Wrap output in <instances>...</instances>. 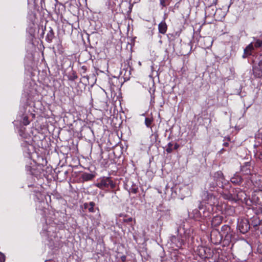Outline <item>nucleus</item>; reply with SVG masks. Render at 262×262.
<instances>
[{
    "label": "nucleus",
    "instance_id": "nucleus-1",
    "mask_svg": "<svg viewBox=\"0 0 262 262\" xmlns=\"http://www.w3.org/2000/svg\"><path fill=\"white\" fill-rule=\"evenodd\" d=\"M202 200L203 202L213 206L218 203L217 199L212 193L208 192V190H205L202 192Z\"/></svg>",
    "mask_w": 262,
    "mask_h": 262
},
{
    "label": "nucleus",
    "instance_id": "nucleus-2",
    "mask_svg": "<svg viewBox=\"0 0 262 262\" xmlns=\"http://www.w3.org/2000/svg\"><path fill=\"white\" fill-rule=\"evenodd\" d=\"M237 227L241 233L245 234L249 230L250 225L248 220L243 219L238 221Z\"/></svg>",
    "mask_w": 262,
    "mask_h": 262
},
{
    "label": "nucleus",
    "instance_id": "nucleus-3",
    "mask_svg": "<svg viewBox=\"0 0 262 262\" xmlns=\"http://www.w3.org/2000/svg\"><path fill=\"white\" fill-rule=\"evenodd\" d=\"M223 240V235L219 230H212L210 233V241L214 245H219L221 244Z\"/></svg>",
    "mask_w": 262,
    "mask_h": 262
},
{
    "label": "nucleus",
    "instance_id": "nucleus-4",
    "mask_svg": "<svg viewBox=\"0 0 262 262\" xmlns=\"http://www.w3.org/2000/svg\"><path fill=\"white\" fill-rule=\"evenodd\" d=\"M97 186L100 188H107L113 189L115 187V184L110 177H104L97 183Z\"/></svg>",
    "mask_w": 262,
    "mask_h": 262
},
{
    "label": "nucleus",
    "instance_id": "nucleus-5",
    "mask_svg": "<svg viewBox=\"0 0 262 262\" xmlns=\"http://www.w3.org/2000/svg\"><path fill=\"white\" fill-rule=\"evenodd\" d=\"M210 179L217 183L219 187L223 188L225 178L221 171H218L214 173L212 176L210 177Z\"/></svg>",
    "mask_w": 262,
    "mask_h": 262
},
{
    "label": "nucleus",
    "instance_id": "nucleus-6",
    "mask_svg": "<svg viewBox=\"0 0 262 262\" xmlns=\"http://www.w3.org/2000/svg\"><path fill=\"white\" fill-rule=\"evenodd\" d=\"M252 166L250 162H246L241 166V172L243 175L250 176L251 177L252 173Z\"/></svg>",
    "mask_w": 262,
    "mask_h": 262
},
{
    "label": "nucleus",
    "instance_id": "nucleus-7",
    "mask_svg": "<svg viewBox=\"0 0 262 262\" xmlns=\"http://www.w3.org/2000/svg\"><path fill=\"white\" fill-rule=\"evenodd\" d=\"M199 208L200 210L202 211L201 219H207L211 216V215L212 214V212L213 211L212 206H210V208L209 207L207 208V207H203L200 205L199 206Z\"/></svg>",
    "mask_w": 262,
    "mask_h": 262
},
{
    "label": "nucleus",
    "instance_id": "nucleus-8",
    "mask_svg": "<svg viewBox=\"0 0 262 262\" xmlns=\"http://www.w3.org/2000/svg\"><path fill=\"white\" fill-rule=\"evenodd\" d=\"M199 255L202 258L209 259L212 256V252L209 248L202 247L199 250Z\"/></svg>",
    "mask_w": 262,
    "mask_h": 262
},
{
    "label": "nucleus",
    "instance_id": "nucleus-9",
    "mask_svg": "<svg viewBox=\"0 0 262 262\" xmlns=\"http://www.w3.org/2000/svg\"><path fill=\"white\" fill-rule=\"evenodd\" d=\"M253 75L255 78H262V64L257 63L252 67Z\"/></svg>",
    "mask_w": 262,
    "mask_h": 262
},
{
    "label": "nucleus",
    "instance_id": "nucleus-10",
    "mask_svg": "<svg viewBox=\"0 0 262 262\" xmlns=\"http://www.w3.org/2000/svg\"><path fill=\"white\" fill-rule=\"evenodd\" d=\"M254 50L253 43V42H251L244 49V53L242 56L243 58H248L249 56L252 55Z\"/></svg>",
    "mask_w": 262,
    "mask_h": 262
},
{
    "label": "nucleus",
    "instance_id": "nucleus-11",
    "mask_svg": "<svg viewBox=\"0 0 262 262\" xmlns=\"http://www.w3.org/2000/svg\"><path fill=\"white\" fill-rule=\"evenodd\" d=\"M244 180L242 176L238 172H236L234 176L230 179L231 182L234 185L239 186L242 184Z\"/></svg>",
    "mask_w": 262,
    "mask_h": 262
},
{
    "label": "nucleus",
    "instance_id": "nucleus-12",
    "mask_svg": "<svg viewBox=\"0 0 262 262\" xmlns=\"http://www.w3.org/2000/svg\"><path fill=\"white\" fill-rule=\"evenodd\" d=\"M217 187L218 185L217 183L210 178L207 181L205 189L213 191L215 190Z\"/></svg>",
    "mask_w": 262,
    "mask_h": 262
},
{
    "label": "nucleus",
    "instance_id": "nucleus-13",
    "mask_svg": "<svg viewBox=\"0 0 262 262\" xmlns=\"http://www.w3.org/2000/svg\"><path fill=\"white\" fill-rule=\"evenodd\" d=\"M233 232L229 233L228 234H226L224 235V238H223V244L224 247L229 246L230 243L231 242L232 239L233 237Z\"/></svg>",
    "mask_w": 262,
    "mask_h": 262
},
{
    "label": "nucleus",
    "instance_id": "nucleus-14",
    "mask_svg": "<svg viewBox=\"0 0 262 262\" xmlns=\"http://www.w3.org/2000/svg\"><path fill=\"white\" fill-rule=\"evenodd\" d=\"M201 210L198 209H194L190 214V217L196 221H200L201 219L202 212Z\"/></svg>",
    "mask_w": 262,
    "mask_h": 262
},
{
    "label": "nucleus",
    "instance_id": "nucleus-15",
    "mask_svg": "<svg viewBox=\"0 0 262 262\" xmlns=\"http://www.w3.org/2000/svg\"><path fill=\"white\" fill-rule=\"evenodd\" d=\"M171 241L172 243L176 244V247L178 248H181L184 244V241L183 239H180V238L174 236L171 237Z\"/></svg>",
    "mask_w": 262,
    "mask_h": 262
},
{
    "label": "nucleus",
    "instance_id": "nucleus-16",
    "mask_svg": "<svg viewBox=\"0 0 262 262\" xmlns=\"http://www.w3.org/2000/svg\"><path fill=\"white\" fill-rule=\"evenodd\" d=\"M223 217L221 215H216L212 219L211 224L214 227L219 226L222 222Z\"/></svg>",
    "mask_w": 262,
    "mask_h": 262
},
{
    "label": "nucleus",
    "instance_id": "nucleus-17",
    "mask_svg": "<svg viewBox=\"0 0 262 262\" xmlns=\"http://www.w3.org/2000/svg\"><path fill=\"white\" fill-rule=\"evenodd\" d=\"M167 30V25L165 21H162L158 25V30L160 33L165 34Z\"/></svg>",
    "mask_w": 262,
    "mask_h": 262
},
{
    "label": "nucleus",
    "instance_id": "nucleus-18",
    "mask_svg": "<svg viewBox=\"0 0 262 262\" xmlns=\"http://www.w3.org/2000/svg\"><path fill=\"white\" fill-rule=\"evenodd\" d=\"M233 231L231 229L230 226L228 225H224L221 228V235H223V237L224 235L226 234H228L232 232Z\"/></svg>",
    "mask_w": 262,
    "mask_h": 262
},
{
    "label": "nucleus",
    "instance_id": "nucleus-19",
    "mask_svg": "<svg viewBox=\"0 0 262 262\" xmlns=\"http://www.w3.org/2000/svg\"><path fill=\"white\" fill-rule=\"evenodd\" d=\"M215 8L212 7L211 6H208L206 8V14H208V16L211 17L215 14Z\"/></svg>",
    "mask_w": 262,
    "mask_h": 262
},
{
    "label": "nucleus",
    "instance_id": "nucleus-20",
    "mask_svg": "<svg viewBox=\"0 0 262 262\" xmlns=\"http://www.w3.org/2000/svg\"><path fill=\"white\" fill-rule=\"evenodd\" d=\"M95 205V203L93 202H91L89 203H84V208L87 209L90 212H94Z\"/></svg>",
    "mask_w": 262,
    "mask_h": 262
},
{
    "label": "nucleus",
    "instance_id": "nucleus-21",
    "mask_svg": "<svg viewBox=\"0 0 262 262\" xmlns=\"http://www.w3.org/2000/svg\"><path fill=\"white\" fill-rule=\"evenodd\" d=\"M261 221L257 217H253L251 219V225L256 230L257 227L260 224Z\"/></svg>",
    "mask_w": 262,
    "mask_h": 262
},
{
    "label": "nucleus",
    "instance_id": "nucleus-22",
    "mask_svg": "<svg viewBox=\"0 0 262 262\" xmlns=\"http://www.w3.org/2000/svg\"><path fill=\"white\" fill-rule=\"evenodd\" d=\"M50 29L49 31V32H48L47 36H46V40L48 42H51L54 37V33L53 29L51 28Z\"/></svg>",
    "mask_w": 262,
    "mask_h": 262
},
{
    "label": "nucleus",
    "instance_id": "nucleus-23",
    "mask_svg": "<svg viewBox=\"0 0 262 262\" xmlns=\"http://www.w3.org/2000/svg\"><path fill=\"white\" fill-rule=\"evenodd\" d=\"M160 1V5L161 7V9H163V7H166L168 5H169L171 0H159Z\"/></svg>",
    "mask_w": 262,
    "mask_h": 262
},
{
    "label": "nucleus",
    "instance_id": "nucleus-24",
    "mask_svg": "<svg viewBox=\"0 0 262 262\" xmlns=\"http://www.w3.org/2000/svg\"><path fill=\"white\" fill-rule=\"evenodd\" d=\"M254 39L255 41L254 42H253V46H254V49L255 48H258L262 47V40H260L258 39H256V38H254Z\"/></svg>",
    "mask_w": 262,
    "mask_h": 262
},
{
    "label": "nucleus",
    "instance_id": "nucleus-25",
    "mask_svg": "<svg viewBox=\"0 0 262 262\" xmlns=\"http://www.w3.org/2000/svg\"><path fill=\"white\" fill-rule=\"evenodd\" d=\"M153 122V118H149V117H146L145 118V124L146 125V126L147 127H150L151 128V124Z\"/></svg>",
    "mask_w": 262,
    "mask_h": 262
},
{
    "label": "nucleus",
    "instance_id": "nucleus-26",
    "mask_svg": "<svg viewBox=\"0 0 262 262\" xmlns=\"http://www.w3.org/2000/svg\"><path fill=\"white\" fill-rule=\"evenodd\" d=\"M138 190V187L136 185L133 184L132 185L131 187L129 188L128 191L130 193L136 194L137 193Z\"/></svg>",
    "mask_w": 262,
    "mask_h": 262
},
{
    "label": "nucleus",
    "instance_id": "nucleus-27",
    "mask_svg": "<svg viewBox=\"0 0 262 262\" xmlns=\"http://www.w3.org/2000/svg\"><path fill=\"white\" fill-rule=\"evenodd\" d=\"M126 257L125 255H121L119 252L116 255V259H120L122 262L126 261Z\"/></svg>",
    "mask_w": 262,
    "mask_h": 262
},
{
    "label": "nucleus",
    "instance_id": "nucleus-28",
    "mask_svg": "<svg viewBox=\"0 0 262 262\" xmlns=\"http://www.w3.org/2000/svg\"><path fill=\"white\" fill-rule=\"evenodd\" d=\"M222 195H223V197L225 199H226L228 200H231L233 199V195L230 193H223L222 194Z\"/></svg>",
    "mask_w": 262,
    "mask_h": 262
},
{
    "label": "nucleus",
    "instance_id": "nucleus-29",
    "mask_svg": "<svg viewBox=\"0 0 262 262\" xmlns=\"http://www.w3.org/2000/svg\"><path fill=\"white\" fill-rule=\"evenodd\" d=\"M173 146V144L171 143V142H169L168 144H167V146L166 148V151L168 153V154H170V153H171L172 151V150L173 149L172 148V146Z\"/></svg>",
    "mask_w": 262,
    "mask_h": 262
},
{
    "label": "nucleus",
    "instance_id": "nucleus-30",
    "mask_svg": "<svg viewBox=\"0 0 262 262\" xmlns=\"http://www.w3.org/2000/svg\"><path fill=\"white\" fill-rule=\"evenodd\" d=\"M82 178L84 180L88 181L93 178V175L90 173H84L83 174Z\"/></svg>",
    "mask_w": 262,
    "mask_h": 262
},
{
    "label": "nucleus",
    "instance_id": "nucleus-31",
    "mask_svg": "<svg viewBox=\"0 0 262 262\" xmlns=\"http://www.w3.org/2000/svg\"><path fill=\"white\" fill-rule=\"evenodd\" d=\"M22 123L24 125H27L30 123L28 117L27 116H23Z\"/></svg>",
    "mask_w": 262,
    "mask_h": 262
},
{
    "label": "nucleus",
    "instance_id": "nucleus-32",
    "mask_svg": "<svg viewBox=\"0 0 262 262\" xmlns=\"http://www.w3.org/2000/svg\"><path fill=\"white\" fill-rule=\"evenodd\" d=\"M122 221L123 222H125V223L132 224V221H133V218L131 217L125 216L122 219Z\"/></svg>",
    "mask_w": 262,
    "mask_h": 262
},
{
    "label": "nucleus",
    "instance_id": "nucleus-33",
    "mask_svg": "<svg viewBox=\"0 0 262 262\" xmlns=\"http://www.w3.org/2000/svg\"><path fill=\"white\" fill-rule=\"evenodd\" d=\"M209 4L208 6H211L213 7V6H215L217 4V0H208Z\"/></svg>",
    "mask_w": 262,
    "mask_h": 262
},
{
    "label": "nucleus",
    "instance_id": "nucleus-34",
    "mask_svg": "<svg viewBox=\"0 0 262 262\" xmlns=\"http://www.w3.org/2000/svg\"><path fill=\"white\" fill-rule=\"evenodd\" d=\"M5 256L4 254L0 252V262H5Z\"/></svg>",
    "mask_w": 262,
    "mask_h": 262
},
{
    "label": "nucleus",
    "instance_id": "nucleus-35",
    "mask_svg": "<svg viewBox=\"0 0 262 262\" xmlns=\"http://www.w3.org/2000/svg\"><path fill=\"white\" fill-rule=\"evenodd\" d=\"M77 78V75L75 73H73L72 75L69 78V79L71 80H74Z\"/></svg>",
    "mask_w": 262,
    "mask_h": 262
},
{
    "label": "nucleus",
    "instance_id": "nucleus-36",
    "mask_svg": "<svg viewBox=\"0 0 262 262\" xmlns=\"http://www.w3.org/2000/svg\"><path fill=\"white\" fill-rule=\"evenodd\" d=\"M26 170H27V171L29 172V173L31 174H34V173L32 171V168H31V167L30 166H26Z\"/></svg>",
    "mask_w": 262,
    "mask_h": 262
},
{
    "label": "nucleus",
    "instance_id": "nucleus-37",
    "mask_svg": "<svg viewBox=\"0 0 262 262\" xmlns=\"http://www.w3.org/2000/svg\"><path fill=\"white\" fill-rule=\"evenodd\" d=\"M115 147H116V150H119L121 154L122 153V152H121V146L119 144H116Z\"/></svg>",
    "mask_w": 262,
    "mask_h": 262
},
{
    "label": "nucleus",
    "instance_id": "nucleus-38",
    "mask_svg": "<svg viewBox=\"0 0 262 262\" xmlns=\"http://www.w3.org/2000/svg\"><path fill=\"white\" fill-rule=\"evenodd\" d=\"M257 156L258 159L262 162V150L257 154Z\"/></svg>",
    "mask_w": 262,
    "mask_h": 262
},
{
    "label": "nucleus",
    "instance_id": "nucleus-39",
    "mask_svg": "<svg viewBox=\"0 0 262 262\" xmlns=\"http://www.w3.org/2000/svg\"><path fill=\"white\" fill-rule=\"evenodd\" d=\"M118 166H119V167H117V171L120 170V169H122V171L123 172L124 171V165H121L120 163H119V164H118Z\"/></svg>",
    "mask_w": 262,
    "mask_h": 262
},
{
    "label": "nucleus",
    "instance_id": "nucleus-40",
    "mask_svg": "<svg viewBox=\"0 0 262 262\" xmlns=\"http://www.w3.org/2000/svg\"><path fill=\"white\" fill-rule=\"evenodd\" d=\"M203 40L204 41H208L209 42H211V44L212 42V41H211V40H210L211 39L209 37H206V38L204 37V38H203Z\"/></svg>",
    "mask_w": 262,
    "mask_h": 262
},
{
    "label": "nucleus",
    "instance_id": "nucleus-41",
    "mask_svg": "<svg viewBox=\"0 0 262 262\" xmlns=\"http://www.w3.org/2000/svg\"><path fill=\"white\" fill-rule=\"evenodd\" d=\"M258 59H259V62L258 63L262 64V53L259 55Z\"/></svg>",
    "mask_w": 262,
    "mask_h": 262
},
{
    "label": "nucleus",
    "instance_id": "nucleus-42",
    "mask_svg": "<svg viewBox=\"0 0 262 262\" xmlns=\"http://www.w3.org/2000/svg\"><path fill=\"white\" fill-rule=\"evenodd\" d=\"M179 147H180L179 144H178V143H176L174 145L173 149L177 150V149H178L179 148Z\"/></svg>",
    "mask_w": 262,
    "mask_h": 262
},
{
    "label": "nucleus",
    "instance_id": "nucleus-43",
    "mask_svg": "<svg viewBox=\"0 0 262 262\" xmlns=\"http://www.w3.org/2000/svg\"><path fill=\"white\" fill-rule=\"evenodd\" d=\"M19 135H20V136L23 137V138H25L26 137L25 135H24V133H23L22 129H20L19 130Z\"/></svg>",
    "mask_w": 262,
    "mask_h": 262
},
{
    "label": "nucleus",
    "instance_id": "nucleus-44",
    "mask_svg": "<svg viewBox=\"0 0 262 262\" xmlns=\"http://www.w3.org/2000/svg\"><path fill=\"white\" fill-rule=\"evenodd\" d=\"M225 151H226V150L224 148H222L219 151V153L220 154H222Z\"/></svg>",
    "mask_w": 262,
    "mask_h": 262
},
{
    "label": "nucleus",
    "instance_id": "nucleus-45",
    "mask_svg": "<svg viewBox=\"0 0 262 262\" xmlns=\"http://www.w3.org/2000/svg\"><path fill=\"white\" fill-rule=\"evenodd\" d=\"M229 144L228 142H224L223 143V146L225 147H228L229 146Z\"/></svg>",
    "mask_w": 262,
    "mask_h": 262
},
{
    "label": "nucleus",
    "instance_id": "nucleus-46",
    "mask_svg": "<svg viewBox=\"0 0 262 262\" xmlns=\"http://www.w3.org/2000/svg\"><path fill=\"white\" fill-rule=\"evenodd\" d=\"M210 46H211V45H204V48H208Z\"/></svg>",
    "mask_w": 262,
    "mask_h": 262
},
{
    "label": "nucleus",
    "instance_id": "nucleus-47",
    "mask_svg": "<svg viewBox=\"0 0 262 262\" xmlns=\"http://www.w3.org/2000/svg\"><path fill=\"white\" fill-rule=\"evenodd\" d=\"M118 159H119V160L121 159V161H123V158H122V157L120 155L119 156Z\"/></svg>",
    "mask_w": 262,
    "mask_h": 262
},
{
    "label": "nucleus",
    "instance_id": "nucleus-48",
    "mask_svg": "<svg viewBox=\"0 0 262 262\" xmlns=\"http://www.w3.org/2000/svg\"><path fill=\"white\" fill-rule=\"evenodd\" d=\"M151 99H155V96L153 95H151Z\"/></svg>",
    "mask_w": 262,
    "mask_h": 262
},
{
    "label": "nucleus",
    "instance_id": "nucleus-49",
    "mask_svg": "<svg viewBox=\"0 0 262 262\" xmlns=\"http://www.w3.org/2000/svg\"><path fill=\"white\" fill-rule=\"evenodd\" d=\"M180 230H181V228L180 227L178 229V232H179Z\"/></svg>",
    "mask_w": 262,
    "mask_h": 262
},
{
    "label": "nucleus",
    "instance_id": "nucleus-50",
    "mask_svg": "<svg viewBox=\"0 0 262 262\" xmlns=\"http://www.w3.org/2000/svg\"><path fill=\"white\" fill-rule=\"evenodd\" d=\"M227 139L228 141H230V138L229 137L227 138Z\"/></svg>",
    "mask_w": 262,
    "mask_h": 262
},
{
    "label": "nucleus",
    "instance_id": "nucleus-51",
    "mask_svg": "<svg viewBox=\"0 0 262 262\" xmlns=\"http://www.w3.org/2000/svg\"><path fill=\"white\" fill-rule=\"evenodd\" d=\"M121 123H122V121H119V125H120V124H121Z\"/></svg>",
    "mask_w": 262,
    "mask_h": 262
},
{
    "label": "nucleus",
    "instance_id": "nucleus-52",
    "mask_svg": "<svg viewBox=\"0 0 262 262\" xmlns=\"http://www.w3.org/2000/svg\"><path fill=\"white\" fill-rule=\"evenodd\" d=\"M116 132L117 133V136H118V130L116 131Z\"/></svg>",
    "mask_w": 262,
    "mask_h": 262
},
{
    "label": "nucleus",
    "instance_id": "nucleus-53",
    "mask_svg": "<svg viewBox=\"0 0 262 262\" xmlns=\"http://www.w3.org/2000/svg\"><path fill=\"white\" fill-rule=\"evenodd\" d=\"M119 102H120V104H121V100H119Z\"/></svg>",
    "mask_w": 262,
    "mask_h": 262
},
{
    "label": "nucleus",
    "instance_id": "nucleus-54",
    "mask_svg": "<svg viewBox=\"0 0 262 262\" xmlns=\"http://www.w3.org/2000/svg\"><path fill=\"white\" fill-rule=\"evenodd\" d=\"M199 119H200V117H198V119H197V120H199Z\"/></svg>",
    "mask_w": 262,
    "mask_h": 262
},
{
    "label": "nucleus",
    "instance_id": "nucleus-55",
    "mask_svg": "<svg viewBox=\"0 0 262 262\" xmlns=\"http://www.w3.org/2000/svg\"><path fill=\"white\" fill-rule=\"evenodd\" d=\"M260 262H262V258H261V260H260Z\"/></svg>",
    "mask_w": 262,
    "mask_h": 262
}]
</instances>
